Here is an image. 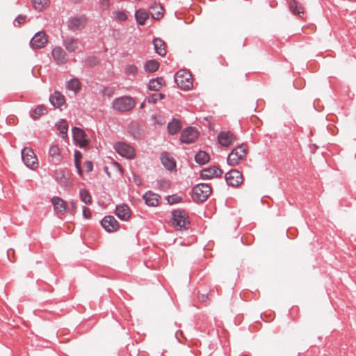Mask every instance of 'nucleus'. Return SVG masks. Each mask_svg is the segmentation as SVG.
<instances>
[{"instance_id":"obj_1","label":"nucleus","mask_w":356,"mask_h":356,"mask_svg":"<svg viewBox=\"0 0 356 356\" xmlns=\"http://www.w3.org/2000/svg\"><path fill=\"white\" fill-rule=\"evenodd\" d=\"M172 224L178 230L188 229L190 225L189 216L184 209H176L172 211Z\"/></svg>"},{"instance_id":"obj_2","label":"nucleus","mask_w":356,"mask_h":356,"mask_svg":"<svg viewBox=\"0 0 356 356\" xmlns=\"http://www.w3.org/2000/svg\"><path fill=\"white\" fill-rule=\"evenodd\" d=\"M248 154L247 145L242 143L234 148L227 156V164L231 166H235L240 164L245 159Z\"/></svg>"},{"instance_id":"obj_3","label":"nucleus","mask_w":356,"mask_h":356,"mask_svg":"<svg viewBox=\"0 0 356 356\" xmlns=\"http://www.w3.org/2000/svg\"><path fill=\"white\" fill-rule=\"evenodd\" d=\"M136 106L134 99L130 96H122L113 99V108L118 112L124 113L131 111Z\"/></svg>"},{"instance_id":"obj_4","label":"nucleus","mask_w":356,"mask_h":356,"mask_svg":"<svg viewBox=\"0 0 356 356\" xmlns=\"http://www.w3.org/2000/svg\"><path fill=\"white\" fill-rule=\"evenodd\" d=\"M175 81L184 90H188L193 86L192 75L186 70H179L175 74Z\"/></svg>"},{"instance_id":"obj_5","label":"nucleus","mask_w":356,"mask_h":356,"mask_svg":"<svg viewBox=\"0 0 356 356\" xmlns=\"http://www.w3.org/2000/svg\"><path fill=\"white\" fill-rule=\"evenodd\" d=\"M211 193V187L208 184L200 183L193 188V197L196 201H205Z\"/></svg>"},{"instance_id":"obj_6","label":"nucleus","mask_w":356,"mask_h":356,"mask_svg":"<svg viewBox=\"0 0 356 356\" xmlns=\"http://www.w3.org/2000/svg\"><path fill=\"white\" fill-rule=\"evenodd\" d=\"M22 159L24 163L31 169H36L38 167V161L36 155L31 147H26L21 152Z\"/></svg>"},{"instance_id":"obj_7","label":"nucleus","mask_w":356,"mask_h":356,"mask_svg":"<svg viewBox=\"0 0 356 356\" xmlns=\"http://www.w3.org/2000/svg\"><path fill=\"white\" fill-rule=\"evenodd\" d=\"M115 150L122 156L132 159L135 156V149L124 142H118L114 145Z\"/></svg>"},{"instance_id":"obj_8","label":"nucleus","mask_w":356,"mask_h":356,"mask_svg":"<svg viewBox=\"0 0 356 356\" xmlns=\"http://www.w3.org/2000/svg\"><path fill=\"white\" fill-rule=\"evenodd\" d=\"M225 177L227 184L232 186H238L243 181L242 173L235 169L228 171Z\"/></svg>"},{"instance_id":"obj_9","label":"nucleus","mask_w":356,"mask_h":356,"mask_svg":"<svg viewBox=\"0 0 356 356\" xmlns=\"http://www.w3.org/2000/svg\"><path fill=\"white\" fill-rule=\"evenodd\" d=\"M199 132L197 129L193 127H186L183 130L180 136V140L186 144L193 143L197 139Z\"/></svg>"},{"instance_id":"obj_10","label":"nucleus","mask_w":356,"mask_h":356,"mask_svg":"<svg viewBox=\"0 0 356 356\" xmlns=\"http://www.w3.org/2000/svg\"><path fill=\"white\" fill-rule=\"evenodd\" d=\"M87 22L86 17L83 15L80 16L72 17L67 22L68 28L72 31L83 29Z\"/></svg>"},{"instance_id":"obj_11","label":"nucleus","mask_w":356,"mask_h":356,"mask_svg":"<svg viewBox=\"0 0 356 356\" xmlns=\"http://www.w3.org/2000/svg\"><path fill=\"white\" fill-rule=\"evenodd\" d=\"M48 42V38L45 32L38 31L31 38L30 45L33 49H42Z\"/></svg>"},{"instance_id":"obj_12","label":"nucleus","mask_w":356,"mask_h":356,"mask_svg":"<svg viewBox=\"0 0 356 356\" xmlns=\"http://www.w3.org/2000/svg\"><path fill=\"white\" fill-rule=\"evenodd\" d=\"M72 138L76 145H79L81 148L88 145V141L86 138V134L83 129L74 127L72 128Z\"/></svg>"},{"instance_id":"obj_13","label":"nucleus","mask_w":356,"mask_h":356,"mask_svg":"<svg viewBox=\"0 0 356 356\" xmlns=\"http://www.w3.org/2000/svg\"><path fill=\"white\" fill-rule=\"evenodd\" d=\"M223 171L216 165L204 168L200 172V177L203 179H211L214 177H221Z\"/></svg>"},{"instance_id":"obj_14","label":"nucleus","mask_w":356,"mask_h":356,"mask_svg":"<svg viewBox=\"0 0 356 356\" xmlns=\"http://www.w3.org/2000/svg\"><path fill=\"white\" fill-rule=\"evenodd\" d=\"M101 225L107 232H114L119 229V222L112 216H106L101 220Z\"/></svg>"},{"instance_id":"obj_15","label":"nucleus","mask_w":356,"mask_h":356,"mask_svg":"<svg viewBox=\"0 0 356 356\" xmlns=\"http://www.w3.org/2000/svg\"><path fill=\"white\" fill-rule=\"evenodd\" d=\"M48 154L49 161L55 165L59 164L63 160V156L58 145H51Z\"/></svg>"},{"instance_id":"obj_16","label":"nucleus","mask_w":356,"mask_h":356,"mask_svg":"<svg viewBox=\"0 0 356 356\" xmlns=\"http://www.w3.org/2000/svg\"><path fill=\"white\" fill-rule=\"evenodd\" d=\"M218 143L224 147L231 145L236 140V136L230 131H221L218 135Z\"/></svg>"},{"instance_id":"obj_17","label":"nucleus","mask_w":356,"mask_h":356,"mask_svg":"<svg viewBox=\"0 0 356 356\" xmlns=\"http://www.w3.org/2000/svg\"><path fill=\"white\" fill-rule=\"evenodd\" d=\"M52 57L58 65H63L67 62V54L60 47H56L51 51Z\"/></svg>"},{"instance_id":"obj_18","label":"nucleus","mask_w":356,"mask_h":356,"mask_svg":"<svg viewBox=\"0 0 356 356\" xmlns=\"http://www.w3.org/2000/svg\"><path fill=\"white\" fill-rule=\"evenodd\" d=\"M115 213L122 220H127L131 215L130 208L124 204L118 205Z\"/></svg>"},{"instance_id":"obj_19","label":"nucleus","mask_w":356,"mask_h":356,"mask_svg":"<svg viewBox=\"0 0 356 356\" xmlns=\"http://www.w3.org/2000/svg\"><path fill=\"white\" fill-rule=\"evenodd\" d=\"M143 199L145 204L150 207H156L159 205L161 197L151 191H148L143 195Z\"/></svg>"},{"instance_id":"obj_20","label":"nucleus","mask_w":356,"mask_h":356,"mask_svg":"<svg viewBox=\"0 0 356 356\" xmlns=\"http://www.w3.org/2000/svg\"><path fill=\"white\" fill-rule=\"evenodd\" d=\"M54 211L59 214H64L67 209V202L59 197H53L51 200Z\"/></svg>"},{"instance_id":"obj_21","label":"nucleus","mask_w":356,"mask_h":356,"mask_svg":"<svg viewBox=\"0 0 356 356\" xmlns=\"http://www.w3.org/2000/svg\"><path fill=\"white\" fill-rule=\"evenodd\" d=\"M161 161L164 167L170 171L173 170L176 167V163L172 156L168 152H163L161 154Z\"/></svg>"},{"instance_id":"obj_22","label":"nucleus","mask_w":356,"mask_h":356,"mask_svg":"<svg viewBox=\"0 0 356 356\" xmlns=\"http://www.w3.org/2000/svg\"><path fill=\"white\" fill-rule=\"evenodd\" d=\"M49 102L53 106L60 108L65 103V99L60 92L56 90L50 95Z\"/></svg>"},{"instance_id":"obj_23","label":"nucleus","mask_w":356,"mask_h":356,"mask_svg":"<svg viewBox=\"0 0 356 356\" xmlns=\"http://www.w3.org/2000/svg\"><path fill=\"white\" fill-rule=\"evenodd\" d=\"M163 8L160 3L154 2L149 7V13L154 19H160L163 16Z\"/></svg>"},{"instance_id":"obj_24","label":"nucleus","mask_w":356,"mask_h":356,"mask_svg":"<svg viewBox=\"0 0 356 356\" xmlns=\"http://www.w3.org/2000/svg\"><path fill=\"white\" fill-rule=\"evenodd\" d=\"M63 44L67 51L74 52L79 48V40L72 37L67 38L63 40Z\"/></svg>"},{"instance_id":"obj_25","label":"nucleus","mask_w":356,"mask_h":356,"mask_svg":"<svg viewBox=\"0 0 356 356\" xmlns=\"http://www.w3.org/2000/svg\"><path fill=\"white\" fill-rule=\"evenodd\" d=\"M47 108L42 105H38L32 108L29 111L30 117L33 120H37L41 116L47 114Z\"/></svg>"},{"instance_id":"obj_26","label":"nucleus","mask_w":356,"mask_h":356,"mask_svg":"<svg viewBox=\"0 0 356 356\" xmlns=\"http://www.w3.org/2000/svg\"><path fill=\"white\" fill-rule=\"evenodd\" d=\"M165 81L162 77L152 79L149 81L148 88L152 91H159L163 86Z\"/></svg>"},{"instance_id":"obj_27","label":"nucleus","mask_w":356,"mask_h":356,"mask_svg":"<svg viewBox=\"0 0 356 356\" xmlns=\"http://www.w3.org/2000/svg\"><path fill=\"white\" fill-rule=\"evenodd\" d=\"M168 131L170 135L177 134L181 129V121L178 119L174 118L171 122L168 124Z\"/></svg>"},{"instance_id":"obj_28","label":"nucleus","mask_w":356,"mask_h":356,"mask_svg":"<svg viewBox=\"0 0 356 356\" xmlns=\"http://www.w3.org/2000/svg\"><path fill=\"white\" fill-rule=\"evenodd\" d=\"M287 3L290 10L292 12L293 15H297L304 13V8L302 6L301 3H300L297 1L287 0Z\"/></svg>"},{"instance_id":"obj_29","label":"nucleus","mask_w":356,"mask_h":356,"mask_svg":"<svg viewBox=\"0 0 356 356\" xmlns=\"http://www.w3.org/2000/svg\"><path fill=\"white\" fill-rule=\"evenodd\" d=\"M156 53L160 56H165L166 54L165 43L160 38H155L153 40Z\"/></svg>"},{"instance_id":"obj_30","label":"nucleus","mask_w":356,"mask_h":356,"mask_svg":"<svg viewBox=\"0 0 356 356\" xmlns=\"http://www.w3.org/2000/svg\"><path fill=\"white\" fill-rule=\"evenodd\" d=\"M210 160L209 154L202 150H200L195 155V161L199 165H204L207 163Z\"/></svg>"},{"instance_id":"obj_31","label":"nucleus","mask_w":356,"mask_h":356,"mask_svg":"<svg viewBox=\"0 0 356 356\" xmlns=\"http://www.w3.org/2000/svg\"><path fill=\"white\" fill-rule=\"evenodd\" d=\"M135 17H136V22L140 25H144L145 24L147 19L149 18V14L144 9H138L135 13Z\"/></svg>"},{"instance_id":"obj_32","label":"nucleus","mask_w":356,"mask_h":356,"mask_svg":"<svg viewBox=\"0 0 356 356\" xmlns=\"http://www.w3.org/2000/svg\"><path fill=\"white\" fill-rule=\"evenodd\" d=\"M159 67V63L155 60H149L144 65V70L147 72H154Z\"/></svg>"},{"instance_id":"obj_33","label":"nucleus","mask_w":356,"mask_h":356,"mask_svg":"<svg viewBox=\"0 0 356 356\" xmlns=\"http://www.w3.org/2000/svg\"><path fill=\"white\" fill-rule=\"evenodd\" d=\"M57 129L59 131L60 136L63 138L67 137L68 124L65 120H60L56 124Z\"/></svg>"},{"instance_id":"obj_34","label":"nucleus","mask_w":356,"mask_h":356,"mask_svg":"<svg viewBox=\"0 0 356 356\" xmlns=\"http://www.w3.org/2000/svg\"><path fill=\"white\" fill-rule=\"evenodd\" d=\"M67 88L75 93H77L81 89V83L79 79L74 78L71 79L67 83Z\"/></svg>"},{"instance_id":"obj_35","label":"nucleus","mask_w":356,"mask_h":356,"mask_svg":"<svg viewBox=\"0 0 356 356\" xmlns=\"http://www.w3.org/2000/svg\"><path fill=\"white\" fill-rule=\"evenodd\" d=\"M128 132L132 135L134 138H139L140 131L138 124L134 122L130 123L128 127Z\"/></svg>"},{"instance_id":"obj_36","label":"nucleus","mask_w":356,"mask_h":356,"mask_svg":"<svg viewBox=\"0 0 356 356\" xmlns=\"http://www.w3.org/2000/svg\"><path fill=\"white\" fill-rule=\"evenodd\" d=\"M79 196L81 200L86 204H90L92 203V197L86 189H81L79 191Z\"/></svg>"},{"instance_id":"obj_37","label":"nucleus","mask_w":356,"mask_h":356,"mask_svg":"<svg viewBox=\"0 0 356 356\" xmlns=\"http://www.w3.org/2000/svg\"><path fill=\"white\" fill-rule=\"evenodd\" d=\"M49 0H32L33 6L35 10L41 11L46 8Z\"/></svg>"},{"instance_id":"obj_38","label":"nucleus","mask_w":356,"mask_h":356,"mask_svg":"<svg viewBox=\"0 0 356 356\" xmlns=\"http://www.w3.org/2000/svg\"><path fill=\"white\" fill-rule=\"evenodd\" d=\"M113 18L120 22H124L127 19V15L124 10H117L113 13Z\"/></svg>"},{"instance_id":"obj_39","label":"nucleus","mask_w":356,"mask_h":356,"mask_svg":"<svg viewBox=\"0 0 356 356\" xmlns=\"http://www.w3.org/2000/svg\"><path fill=\"white\" fill-rule=\"evenodd\" d=\"M137 72L138 67L134 64L127 65L124 68V73L127 76H134L137 74Z\"/></svg>"},{"instance_id":"obj_40","label":"nucleus","mask_w":356,"mask_h":356,"mask_svg":"<svg viewBox=\"0 0 356 356\" xmlns=\"http://www.w3.org/2000/svg\"><path fill=\"white\" fill-rule=\"evenodd\" d=\"M166 200L170 204H175L181 202L182 198L181 197L177 195H168L166 197Z\"/></svg>"},{"instance_id":"obj_41","label":"nucleus","mask_w":356,"mask_h":356,"mask_svg":"<svg viewBox=\"0 0 356 356\" xmlns=\"http://www.w3.org/2000/svg\"><path fill=\"white\" fill-rule=\"evenodd\" d=\"M157 184L159 188L163 191L168 189L170 186V181L164 179L159 180Z\"/></svg>"},{"instance_id":"obj_42","label":"nucleus","mask_w":356,"mask_h":356,"mask_svg":"<svg viewBox=\"0 0 356 356\" xmlns=\"http://www.w3.org/2000/svg\"><path fill=\"white\" fill-rule=\"evenodd\" d=\"M99 9L102 10H108L111 6L110 0H99Z\"/></svg>"},{"instance_id":"obj_43","label":"nucleus","mask_w":356,"mask_h":356,"mask_svg":"<svg viewBox=\"0 0 356 356\" xmlns=\"http://www.w3.org/2000/svg\"><path fill=\"white\" fill-rule=\"evenodd\" d=\"M26 16L22 15H19L13 22V24L15 26H19L21 24H24L26 21Z\"/></svg>"},{"instance_id":"obj_44","label":"nucleus","mask_w":356,"mask_h":356,"mask_svg":"<svg viewBox=\"0 0 356 356\" xmlns=\"http://www.w3.org/2000/svg\"><path fill=\"white\" fill-rule=\"evenodd\" d=\"M102 92L104 96H106L108 97H112L113 95V94L115 92V89L113 88L104 87L102 89Z\"/></svg>"},{"instance_id":"obj_45","label":"nucleus","mask_w":356,"mask_h":356,"mask_svg":"<svg viewBox=\"0 0 356 356\" xmlns=\"http://www.w3.org/2000/svg\"><path fill=\"white\" fill-rule=\"evenodd\" d=\"M82 211H83V216L86 219H89L91 218V211H90V209L85 206L83 207V209H82Z\"/></svg>"},{"instance_id":"obj_46","label":"nucleus","mask_w":356,"mask_h":356,"mask_svg":"<svg viewBox=\"0 0 356 356\" xmlns=\"http://www.w3.org/2000/svg\"><path fill=\"white\" fill-rule=\"evenodd\" d=\"M86 63L88 64V65L93 66L98 63V59L95 56L88 57L86 60Z\"/></svg>"},{"instance_id":"obj_47","label":"nucleus","mask_w":356,"mask_h":356,"mask_svg":"<svg viewBox=\"0 0 356 356\" xmlns=\"http://www.w3.org/2000/svg\"><path fill=\"white\" fill-rule=\"evenodd\" d=\"M147 100L150 104H155L159 101L158 97H156V93L152 94L149 96H148Z\"/></svg>"},{"instance_id":"obj_48","label":"nucleus","mask_w":356,"mask_h":356,"mask_svg":"<svg viewBox=\"0 0 356 356\" xmlns=\"http://www.w3.org/2000/svg\"><path fill=\"white\" fill-rule=\"evenodd\" d=\"M84 167L86 168V172H90L93 170V163L90 161H86L84 163Z\"/></svg>"},{"instance_id":"obj_49","label":"nucleus","mask_w":356,"mask_h":356,"mask_svg":"<svg viewBox=\"0 0 356 356\" xmlns=\"http://www.w3.org/2000/svg\"><path fill=\"white\" fill-rule=\"evenodd\" d=\"M82 158V154L79 151H75L74 152V164L80 163L81 159Z\"/></svg>"},{"instance_id":"obj_50","label":"nucleus","mask_w":356,"mask_h":356,"mask_svg":"<svg viewBox=\"0 0 356 356\" xmlns=\"http://www.w3.org/2000/svg\"><path fill=\"white\" fill-rule=\"evenodd\" d=\"M75 167H76L77 173L80 176H81L82 175V170H81V164L80 163H76V165H75Z\"/></svg>"},{"instance_id":"obj_51","label":"nucleus","mask_w":356,"mask_h":356,"mask_svg":"<svg viewBox=\"0 0 356 356\" xmlns=\"http://www.w3.org/2000/svg\"><path fill=\"white\" fill-rule=\"evenodd\" d=\"M156 97H158L159 100L163 99L165 97V95L163 93H156Z\"/></svg>"},{"instance_id":"obj_52","label":"nucleus","mask_w":356,"mask_h":356,"mask_svg":"<svg viewBox=\"0 0 356 356\" xmlns=\"http://www.w3.org/2000/svg\"><path fill=\"white\" fill-rule=\"evenodd\" d=\"M71 205H72V208L73 210H75L76 208V204L74 201H71L70 202Z\"/></svg>"},{"instance_id":"obj_53","label":"nucleus","mask_w":356,"mask_h":356,"mask_svg":"<svg viewBox=\"0 0 356 356\" xmlns=\"http://www.w3.org/2000/svg\"><path fill=\"white\" fill-rule=\"evenodd\" d=\"M74 3H81L83 0H72Z\"/></svg>"},{"instance_id":"obj_54","label":"nucleus","mask_w":356,"mask_h":356,"mask_svg":"<svg viewBox=\"0 0 356 356\" xmlns=\"http://www.w3.org/2000/svg\"><path fill=\"white\" fill-rule=\"evenodd\" d=\"M143 106H144V103H142V104H140V108H143Z\"/></svg>"},{"instance_id":"obj_55","label":"nucleus","mask_w":356,"mask_h":356,"mask_svg":"<svg viewBox=\"0 0 356 356\" xmlns=\"http://www.w3.org/2000/svg\"><path fill=\"white\" fill-rule=\"evenodd\" d=\"M107 169H108V168H107V167H105V168H104V170H105L106 171V170H107Z\"/></svg>"}]
</instances>
